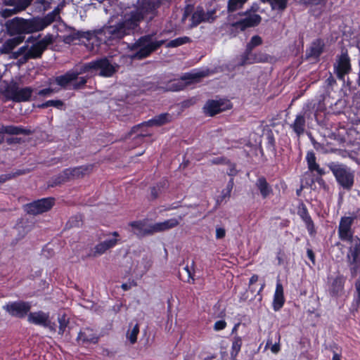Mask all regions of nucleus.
Segmentation results:
<instances>
[{
	"instance_id": "obj_47",
	"label": "nucleus",
	"mask_w": 360,
	"mask_h": 360,
	"mask_svg": "<svg viewBox=\"0 0 360 360\" xmlns=\"http://www.w3.org/2000/svg\"><path fill=\"white\" fill-rule=\"evenodd\" d=\"M164 184L162 183L158 184L156 186L150 188V200H154L159 196L161 189L163 188Z\"/></svg>"
},
{
	"instance_id": "obj_51",
	"label": "nucleus",
	"mask_w": 360,
	"mask_h": 360,
	"mask_svg": "<svg viewBox=\"0 0 360 360\" xmlns=\"http://www.w3.org/2000/svg\"><path fill=\"white\" fill-rule=\"evenodd\" d=\"M59 322V330L58 333L63 335L65 330L66 327L68 324V321L66 319L65 315H63L61 317L58 318Z\"/></svg>"
},
{
	"instance_id": "obj_39",
	"label": "nucleus",
	"mask_w": 360,
	"mask_h": 360,
	"mask_svg": "<svg viewBox=\"0 0 360 360\" xmlns=\"http://www.w3.org/2000/svg\"><path fill=\"white\" fill-rule=\"evenodd\" d=\"M266 59V56L260 52L251 53L250 56L247 58V65L264 62Z\"/></svg>"
},
{
	"instance_id": "obj_55",
	"label": "nucleus",
	"mask_w": 360,
	"mask_h": 360,
	"mask_svg": "<svg viewBox=\"0 0 360 360\" xmlns=\"http://www.w3.org/2000/svg\"><path fill=\"white\" fill-rule=\"evenodd\" d=\"M77 79L78 81L73 84V89H80L84 86L87 82L88 77L86 76L80 77H78Z\"/></svg>"
},
{
	"instance_id": "obj_52",
	"label": "nucleus",
	"mask_w": 360,
	"mask_h": 360,
	"mask_svg": "<svg viewBox=\"0 0 360 360\" xmlns=\"http://www.w3.org/2000/svg\"><path fill=\"white\" fill-rule=\"evenodd\" d=\"M19 12L20 11H17V8L15 7L13 8H5L0 11V15L4 18H7Z\"/></svg>"
},
{
	"instance_id": "obj_18",
	"label": "nucleus",
	"mask_w": 360,
	"mask_h": 360,
	"mask_svg": "<svg viewBox=\"0 0 360 360\" xmlns=\"http://www.w3.org/2000/svg\"><path fill=\"white\" fill-rule=\"evenodd\" d=\"M346 277L342 274H338L330 282L328 292L331 297H338L343 294Z\"/></svg>"
},
{
	"instance_id": "obj_24",
	"label": "nucleus",
	"mask_w": 360,
	"mask_h": 360,
	"mask_svg": "<svg viewBox=\"0 0 360 360\" xmlns=\"http://www.w3.org/2000/svg\"><path fill=\"white\" fill-rule=\"evenodd\" d=\"M143 15L139 12H132L128 18L122 21L131 33L133 32L139 25L140 22L143 20Z\"/></svg>"
},
{
	"instance_id": "obj_10",
	"label": "nucleus",
	"mask_w": 360,
	"mask_h": 360,
	"mask_svg": "<svg viewBox=\"0 0 360 360\" xmlns=\"http://www.w3.org/2000/svg\"><path fill=\"white\" fill-rule=\"evenodd\" d=\"M98 72V75L105 77H112L116 72V66L113 65L107 58H102L91 61V72Z\"/></svg>"
},
{
	"instance_id": "obj_29",
	"label": "nucleus",
	"mask_w": 360,
	"mask_h": 360,
	"mask_svg": "<svg viewBox=\"0 0 360 360\" xmlns=\"http://www.w3.org/2000/svg\"><path fill=\"white\" fill-rule=\"evenodd\" d=\"M49 318L48 314L43 311L32 312L28 314L27 321L30 323L44 326L46 321Z\"/></svg>"
},
{
	"instance_id": "obj_12",
	"label": "nucleus",
	"mask_w": 360,
	"mask_h": 360,
	"mask_svg": "<svg viewBox=\"0 0 360 360\" xmlns=\"http://www.w3.org/2000/svg\"><path fill=\"white\" fill-rule=\"evenodd\" d=\"M297 214L304 223L309 235L311 237L315 236L317 233L315 224L309 214L306 205L303 202H300L297 206Z\"/></svg>"
},
{
	"instance_id": "obj_63",
	"label": "nucleus",
	"mask_w": 360,
	"mask_h": 360,
	"mask_svg": "<svg viewBox=\"0 0 360 360\" xmlns=\"http://www.w3.org/2000/svg\"><path fill=\"white\" fill-rule=\"evenodd\" d=\"M259 276L257 274H253L249 281V288L250 290L253 293L255 290L252 288H251V285H252L254 283H255L258 281Z\"/></svg>"
},
{
	"instance_id": "obj_13",
	"label": "nucleus",
	"mask_w": 360,
	"mask_h": 360,
	"mask_svg": "<svg viewBox=\"0 0 360 360\" xmlns=\"http://www.w3.org/2000/svg\"><path fill=\"white\" fill-rule=\"evenodd\" d=\"M231 107L230 103H225L222 100L209 99L203 107V112L206 115L213 117Z\"/></svg>"
},
{
	"instance_id": "obj_35",
	"label": "nucleus",
	"mask_w": 360,
	"mask_h": 360,
	"mask_svg": "<svg viewBox=\"0 0 360 360\" xmlns=\"http://www.w3.org/2000/svg\"><path fill=\"white\" fill-rule=\"evenodd\" d=\"M60 7L58 6L52 12L48 13L46 16L41 18L45 28L54 21L60 19Z\"/></svg>"
},
{
	"instance_id": "obj_45",
	"label": "nucleus",
	"mask_w": 360,
	"mask_h": 360,
	"mask_svg": "<svg viewBox=\"0 0 360 360\" xmlns=\"http://www.w3.org/2000/svg\"><path fill=\"white\" fill-rule=\"evenodd\" d=\"M139 333V326L136 323L131 330V332L127 333V338L131 344H134L137 341V336Z\"/></svg>"
},
{
	"instance_id": "obj_4",
	"label": "nucleus",
	"mask_w": 360,
	"mask_h": 360,
	"mask_svg": "<svg viewBox=\"0 0 360 360\" xmlns=\"http://www.w3.org/2000/svg\"><path fill=\"white\" fill-rule=\"evenodd\" d=\"M328 167L333 173L340 188L350 191L354 184V173L346 165L331 162Z\"/></svg>"
},
{
	"instance_id": "obj_5",
	"label": "nucleus",
	"mask_w": 360,
	"mask_h": 360,
	"mask_svg": "<svg viewBox=\"0 0 360 360\" xmlns=\"http://www.w3.org/2000/svg\"><path fill=\"white\" fill-rule=\"evenodd\" d=\"M53 42V37L51 35L46 36L41 40L32 44L31 46H24L19 49L18 53L22 55L20 59L22 62H27L31 58H40L48 45Z\"/></svg>"
},
{
	"instance_id": "obj_42",
	"label": "nucleus",
	"mask_w": 360,
	"mask_h": 360,
	"mask_svg": "<svg viewBox=\"0 0 360 360\" xmlns=\"http://www.w3.org/2000/svg\"><path fill=\"white\" fill-rule=\"evenodd\" d=\"M183 270L186 272V279H184L182 278V274L181 272H179V278L181 280H182L184 282H187V283H194V281H195V279L193 278L194 276V272L192 271L189 266L188 265H186V266H184L183 268Z\"/></svg>"
},
{
	"instance_id": "obj_25",
	"label": "nucleus",
	"mask_w": 360,
	"mask_h": 360,
	"mask_svg": "<svg viewBox=\"0 0 360 360\" xmlns=\"http://www.w3.org/2000/svg\"><path fill=\"white\" fill-rule=\"evenodd\" d=\"M306 160L308 165L309 170L311 172L316 171L319 176L326 174V172L323 168H321L316 163L315 153L313 151H309L306 155Z\"/></svg>"
},
{
	"instance_id": "obj_34",
	"label": "nucleus",
	"mask_w": 360,
	"mask_h": 360,
	"mask_svg": "<svg viewBox=\"0 0 360 360\" xmlns=\"http://www.w3.org/2000/svg\"><path fill=\"white\" fill-rule=\"evenodd\" d=\"M74 80H75V75L72 73L70 70L67 72L65 75L55 78L56 83L63 88H66L67 86Z\"/></svg>"
},
{
	"instance_id": "obj_57",
	"label": "nucleus",
	"mask_w": 360,
	"mask_h": 360,
	"mask_svg": "<svg viewBox=\"0 0 360 360\" xmlns=\"http://www.w3.org/2000/svg\"><path fill=\"white\" fill-rule=\"evenodd\" d=\"M15 230L19 233V236L18 238L13 240L11 242L12 245H15L17 244L18 241L21 240L22 238H23L25 236V231L22 226H18L15 228Z\"/></svg>"
},
{
	"instance_id": "obj_8",
	"label": "nucleus",
	"mask_w": 360,
	"mask_h": 360,
	"mask_svg": "<svg viewBox=\"0 0 360 360\" xmlns=\"http://www.w3.org/2000/svg\"><path fill=\"white\" fill-rule=\"evenodd\" d=\"M55 202L53 198H42L25 205V211L29 214L37 215L48 212Z\"/></svg>"
},
{
	"instance_id": "obj_21",
	"label": "nucleus",
	"mask_w": 360,
	"mask_h": 360,
	"mask_svg": "<svg viewBox=\"0 0 360 360\" xmlns=\"http://www.w3.org/2000/svg\"><path fill=\"white\" fill-rule=\"evenodd\" d=\"M285 299L284 297L283 287L280 281L276 283V290L274 292L272 309L274 311H280L285 304Z\"/></svg>"
},
{
	"instance_id": "obj_6",
	"label": "nucleus",
	"mask_w": 360,
	"mask_h": 360,
	"mask_svg": "<svg viewBox=\"0 0 360 360\" xmlns=\"http://www.w3.org/2000/svg\"><path fill=\"white\" fill-rule=\"evenodd\" d=\"M32 93L33 89L30 86L22 88L17 82H11L3 91V95L7 100L20 103L29 101Z\"/></svg>"
},
{
	"instance_id": "obj_22",
	"label": "nucleus",
	"mask_w": 360,
	"mask_h": 360,
	"mask_svg": "<svg viewBox=\"0 0 360 360\" xmlns=\"http://www.w3.org/2000/svg\"><path fill=\"white\" fill-rule=\"evenodd\" d=\"M183 217L179 216L178 219L172 218L167 219L162 222H158L153 224V234L156 233L163 232L176 227L179 224V221L182 220Z\"/></svg>"
},
{
	"instance_id": "obj_33",
	"label": "nucleus",
	"mask_w": 360,
	"mask_h": 360,
	"mask_svg": "<svg viewBox=\"0 0 360 360\" xmlns=\"http://www.w3.org/2000/svg\"><path fill=\"white\" fill-rule=\"evenodd\" d=\"M205 11L202 7L198 6L195 11L191 15V27H195L201 22H205Z\"/></svg>"
},
{
	"instance_id": "obj_58",
	"label": "nucleus",
	"mask_w": 360,
	"mask_h": 360,
	"mask_svg": "<svg viewBox=\"0 0 360 360\" xmlns=\"http://www.w3.org/2000/svg\"><path fill=\"white\" fill-rule=\"evenodd\" d=\"M249 43L254 47H256L262 44V39L259 35H255L251 38Z\"/></svg>"
},
{
	"instance_id": "obj_59",
	"label": "nucleus",
	"mask_w": 360,
	"mask_h": 360,
	"mask_svg": "<svg viewBox=\"0 0 360 360\" xmlns=\"http://www.w3.org/2000/svg\"><path fill=\"white\" fill-rule=\"evenodd\" d=\"M117 238H108L105 240L103 242L109 250L114 248L118 243Z\"/></svg>"
},
{
	"instance_id": "obj_3",
	"label": "nucleus",
	"mask_w": 360,
	"mask_h": 360,
	"mask_svg": "<svg viewBox=\"0 0 360 360\" xmlns=\"http://www.w3.org/2000/svg\"><path fill=\"white\" fill-rule=\"evenodd\" d=\"M40 17L31 19L14 18L6 22V27L11 35L30 34L43 30L45 27Z\"/></svg>"
},
{
	"instance_id": "obj_64",
	"label": "nucleus",
	"mask_w": 360,
	"mask_h": 360,
	"mask_svg": "<svg viewBox=\"0 0 360 360\" xmlns=\"http://www.w3.org/2000/svg\"><path fill=\"white\" fill-rule=\"evenodd\" d=\"M54 91H55V90L53 89H51V88L44 89L40 90L38 92V95L42 96H49V95L51 94L52 93H53Z\"/></svg>"
},
{
	"instance_id": "obj_19",
	"label": "nucleus",
	"mask_w": 360,
	"mask_h": 360,
	"mask_svg": "<svg viewBox=\"0 0 360 360\" xmlns=\"http://www.w3.org/2000/svg\"><path fill=\"white\" fill-rule=\"evenodd\" d=\"M309 116L310 115L308 114L307 110L303 109L296 115L293 123L290 124V127L297 136H300L304 133L306 128V118H309Z\"/></svg>"
},
{
	"instance_id": "obj_2",
	"label": "nucleus",
	"mask_w": 360,
	"mask_h": 360,
	"mask_svg": "<svg viewBox=\"0 0 360 360\" xmlns=\"http://www.w3.org/2000/svg\"><path fill=\"white\" fill-rule=\"evenodd\" d=\"M153 39V34H145L129 45V50L134 51L131 55V58L133 60L145 59L159 49L166 41L163 39L154 41Z\"/></svg>"
},
{
	"instance_id": "obj_53",
	"label": "nucleus",
	"mask_w": 360,
	"mask_h": 360,
	"mask_svg": "<svg viewBox=\"0 0 360 360\" xmlns=\"http://www.w3.org/2000/svg\"><path fill=\"white\" fill-rule=\"evenodd\" d=\"M259 4L257 3H254L252 4V6H250V8L249 9H248L247 11H243V12H239V13H238L237 15H240V16H243V15L252 14V13H255L259 11Z\"/></svg>"
},
{
	"instance_id": "obj_14",
	"label": "nucleus",
	"mask_w": 360,
	"mask_h": 360,
	"mask_svg": "<svg viewBox=\"0 0 360 360\" xmlns=\"http://www.w3.org/2000/svg\"><path fill=\"white\" fill-rule=\"evenodd\" d=\"M246 18L233 22L230 26L236 30L239 29L241 32L245 31L247 28L255 27L259 25L262 21V17L259 14L252 13L245 15Z\"/></svg>"
},
{
	"instance_id": "obj_46",
	"label": "nucleus",
	"mask_w": 360,
	"mask_h": 360,
	"mask_svg": "<svg viewBox=\"0 0 360 360\" xmlns=\"http://www.w3.org/2000/svg\"><path fill=\"white\" fill-rule=\"evenodd\" d=\"M327 0H298V3L304 6H323L326 5Z\"/></svg>"
},
{
	"instance_id": "obj_54",
	"label": "nucleus",
	"mask_w": 360,
	"mask_h": 360,
	"mask_svg": "<svg viewBox=\"0 0 360 360\" xmlns=\"http://www.w3.org/2000/svg\"><path fill=\"white\" fill-rule=\"evenodd\" d=\"M217 18L215 9L208 11L207 13L205 12V22H212Z\"/></svg>"
},
{
	"instance_id": "obj_7",
	"label": "nucleus",
	"mask_w": 360,
	"mask_h": 360,
	"mask_svg": "<svg viewBox=\"0 0 360 360\" xmlns=\"http://www.w3.org/2000/svg\"><path fill=\"white\" fill-rule=\"evenodd\" d=\"M346 263L349 268V274L352 278H355L359 274V278L354 283L355 294L352 303V307L358 311L360 308V261L356 263L346 260Z\"/></svg>"
},
{
	"instance_id": "obj_32",
	"label": "nucleus",
	"mask_w": 360,
	"mask_h": 360,
	"mask_svg": "<svg viewBox=\"0 0 360 360\" xmlns=\"http://www.w3.org/2000/svg\"><path fill=\"white\" fill-rule=\"evenodd\" d=\"M33 0H4V4L17 8V11H25Z\"/></svg>"
},
{
	"instance_id": "obj_9",
	"label": "nucleus",
	"mask_w": 360,
	"mask_h": 360,
	"mask_svg": "<svg viewBox=\"0 0 360 360\" xmlns=\"http://www.w3.org/2000/svg\"><path fill=\"white\" fill-rule=\"evenodd\" d=\"M172 120V115L168 112H164L155 115L148 121L143 122L141 124L134 126L130 131V134H138L140 129L143 127H161L166 124L171 122Z\"/></svg>"
},
{
	"instance_id": "obj_38",
	"label": "nucleus",
	"mask_w": 360,
	"mask_h": 360,
	"mask_svg": "<svg viewBox=\"0 0 360 360\" xmlns=\"http://www.w3.org/2000/svg\"><path fill=\"white\" fill-rule=\"evenodd\" d=\"M191 41L190 37L184 36L170 40L166 45L167 48H175Z\"/></svg>"
},
{
	"instance_id": "obj_20",
	"label": "nucleus",
	"mask_w": 360,
	"mask_h": 360,
	"mask_svg": "<svg viewBox=\"0 0 360 360\" xmlns=\"http://www.w3.org/2000/svg\"><path fill=\"white\" fill-rule=\"evenodd\" d=\"M255 186L262 199H266L274 194L272 186L267 181L264 176L258 177L255 181Z\"/></svg>"
},
{
	"instance_id": "obj_1",
	"label": "nucleus",
	"mask_w": 360,
	"mask_h": 360,
	"mask_svg": "<svg viewBox=\"0 0 360 360\" xmlns=\"http://www.w3.org/2000/svg\"><path fill=\"white\" fill-rule=\"evenodd\" d=\"M359 212H360L359 208L357 209L356 213L353 212L351 216L342 217L338 228L339 239L342 241L349 242L345 260L352 261L353 263L360 261V238L357 236H354V231L352 229V225L357 218Z\"/></svg>"
},
{
	"instance_id": "obj_49",
	"label": "nucleus",
	"mask_w": 360,
	"mask_h": 360,
	"mask_svg": "<svg viewBox=\"0 0 360 360\" xmlns=\"http://www.w3.org/2000/svg\"><path fill=\"white\" fill-rule=\"evenodd\" d=\"M108 250L109 249L107 248V246L105 245L104 242H101L95 246L94 255H101Z\"/></svg>"
},
{
	"instance_id": "obj_61",
	"label": "nucleus",
	"mask_w": 360,
	"mask_h": 360,
	"mask_svg": "<svg viewBox=\"0 0 360 360\" xmlns=\"http://www.w3.org/2000/svg\"><path fill=\"white\" fill-rule=\"evenodd\" d=\"M226 236V231L224 228L219 227L216 229V238L217 239H221Z\"/></svg>"
},
{
	"instance_id": "obj_30",
	"label": "nucleus",
	"mask_w": 360,
	"mask_h": 360,
	"mask_svg": "<svg viewBox=\"0 0 360 360\" xmlns=\"http://www.w3.org/2000/svg\"><path fill=\"white\" fill-rule=\"evenodd\" d=\"M186 86V84L181 80H170L165 86H160L159 89L163 91H179L184 90Z\"/></svg>"
},
{
	"instance_id": "obj_23",
	"label": "nucleus",
	"mask_w": 360,
	"mask_h": 360,
	"mask_svg": "<svg viewBox=\"0 0 360 360\" xmlns=\"http://www.w3.org/2000/svg\"><path fill=\"white\" fill-rule=\"evenodd\" d=\"M324 42L321 39H316L313 41L309 50L307 51L308 58L318 59L324 49Z\"/></svg>"
},
{
	"instance_id": "obj_28",
	"label": "nucleus",
	"mask_w": 360,
	"mask_h": 360,
	"mask_svg": "<svg viewBox=\"0 0 360 360\" xmlns=\"http://www.w3.org/2000/svg\"><path fill=\"white\" fill-rule=\"evenodd\" d=\"M243 345V339L238 334L235 335L231 339V347L230 356L231 360H236L237 356L240 352Z\"/></svg>"
},
{
	"instance_id": "obj_31",
	"label": "nucleus",
	"mask_w": 360,
	"mask_h": 360,
	"mask_svg": "<svg viewBox=\"0 0 360 360\" xmlns=\"http://www.w3.org/2000/svg\"><path fill=\"white\" fill-rule=\"evenodd\" d=\"M1 134H25L29 135L31 134L30 129H24L20 127L15 126H2L0 128Z\"/></svg>"
},
{
	"instance_id": "obj_17",
	"label": "nucleus",
	"mask_w": 360,
	"mask_h": 360,
	"mask_svg": "<svg viewBox=\"0 0 360 360\" xmlns=\"http://www.w3.org/2000/svg\"><path fill=\"white\" fill-rule=\"evenodd\" d=\"M104 33L108 35L106 37L108 40L120 39L131 34L122 22H118L116 25L107 27L104 30Z\"/></svg>"
},
{
	"instance_id": "obj_56",
	"label": "nucleus",
	"mask_w": 360,
	"mask_h": 360,
	"mask_svg": "<svg viewBox=\"0 0 360 360\" xmlns=\"http://www.w3.org/2000/svg\"><path fill=\"white\" fill-rule=\"evenodd\" d=\"M227 323L225 320H219L214 323L213 328L215 331H219L225 329Z\"/></svg>"
},
{
	"instance_id": "obj_60",
	"label": "nucleus",
	"mask_w": 360,
	"mask_h": 360,
	"mask_svg": "<svg viewBox=\"0 0 360 360\" xmlns=\"http://www.w3.org/2000/svg\"><path fill=\"white\" fill-rule=\"evenodd\" d=\"M233 185H234L233 178H231L226 185V193L224 194V197L230 196L231 192L233 187Z\"/></svg>"
},
{
	"instance_id": "obj_40",
	"label": "nucleus",
	"mask_w": 360,
	"mask_h": 360,
	"mask_svg": "<svg viewBox=\"0 0 360 360\" xmlns=\"http://www.w3.org/2000/svg\"><path fill=\"white\" fill-rule=\"evenodd\" d=\"M90 71V63H85L82 65H78L75 67L74 69L71 70L70 72L75 75V79H77L80 75H83Z\"/></svg>"
},
{
	"instance_id": "obj_43",
	"label": "nucleus",
	"mask_w": 360,
	"mask_h": 360,
	"mask_svg": "<svg viewBox=\"0 0 360 360\" xmlns=\"http://www.w3.org/2000/svg\"><path fill=\"white\" fill-rule=\"evenodd\" d=\"M266 148L274 154L276 153V140L272 134H269L266 136Z\"/></svg>"
},
{
	"instance_id": "obj_26",
	"label": "nucleus",
	"mask_w": 360,
	"mask_h": 360,
	"mask_svg": "<svg viewBox=\"0 0 360 360\" xmlns=\"http://www.w3.org/2000/svg\"><path fill=\"white\" fill-rule=\"evenodd\" d=\"M68 177V181L82 178L88 172L87 167H79L65 169Z\"/></svg>"
},
{
	"instance_id": "obj_27",
	"label": "nucleus",
	"mask_w": 360,
	"mask_h": 360,
	"mask_svg": "<svg viewBox=\"0 0 360 360\" xmlns=\"http://www.w3.org/2000/svg\"><path fill=\"white\" fill-rule=\"evenodd\" d=\"M24 39V37L18 36L6 40L0 47L1 53H9L13 49L20 44Z\"/></svg>"
},
{
	"instance_id": "obj_37",
	"label": "nucleus",
	"mask_w": 360,
	"mask_h": 360,
	"mask_svg": "<svg viewBox=\"0 0 360 360\" xmlns=\"http://www.w3.org/2000/svg\"><path fill=\"white\" fill-rule=\"evenodd\" d=\"M248 0H229L227 3V12L228 13H233L238 9L243 8V5Z\"/></svg>"
},
{
	"instance_id": "obj_11",
	"label": "nucleus",
	"mask_w": 360,
	"mask_h": 360,
	"mask_svg": "<svg viewBox=\"0 0 360 360\" xmlns=\"http://www.w3.org/2000/svg\"><path fill=\"white\" fill-rule=\"evenodd\" d=\"M335 72L340 79H344L345 75L349 74L352 70L350 58L347 51H342L337 59V64L334 66Z\"/></svg>"
},
{
	"instance_id": "obj_44",
	"label": "nucleus",
	"mask_w": 360,
	"mask_h": 360,
	"mask_svg": "<svg viewBox=\"0 0 360 360\" xmlns=\"http://www.w3.org/2000/svg\"><path fill=\"white\" fill-rule=\"evenodd\" d=\"M63 105V102L60 100H50L41 105H39L40 108H46L48 107H55L57 108H61Z\"/></svg>"
},
{
	"instance_id": "obj_41",
	"label": "nucleus",
	"mask_w": 360,
	"mask_h": 360,
	"mask_svg": "<svg viewBox=\"0 0 360 360\" xmlns=\"http://www.w3.org/2000/svg\"><path fill=\"white\" fill-rule=\"evenodd\" d=\"M254 48L255 47L252 46L249 42L247 44L245 51L240 56V62L238 64L240 66H245L247 65V58L248 57L250 56Z\"/></svg>"
},
{
	"instance_id": "obj_16",
	"label": "nucleus",
	"mask_w": 360,
	"mask_h": 360,
	"mask_svg": "<svg viewBox=\"0 0 360 360\" xmlns=\"http://www.w3.org/2000/svg\"><path fill=\"white\" fill-rule=\"evenodd\" d=\"M148 219L136 220L129 223L133 233L139 238L153 235V224H147Z\"/></svg>"
},
{
	"instance_id": "obj_62",
	"label": "nucleus",
	"mask_w": 360,
	"mask_h": 360,
	"mask_svg": "<svg viewBox=\"0 0 360 360\" xmlns=\"http://www.w3.org/2000/svg\"><path fill=\"white\" fill-rule=\"evenodd\" d=\"M200 77V75L198 74L186 73L181 77V79L182 80H187V79L193 80Z\"/></svg>"
},
{
	"instance_id": "obj_48",
	"label": "nucleus",
	"mask_w": 360,
	"mask_h": 360,
	"mask_svg": "<svg viewBox=\"0 0 360 360\" xmlns=\"http://www.w3.org/2000/svg\"><path fill=\"white\" fill-rule=\"evenodd\" d=\"M288 0H272L271 6L273 8H277L283 11L286 8Z\"/></svg>"
},
{
	"instance_id": "obj_15",
	"label": "nucleus",
	"mask_w": 360,
	"mask_h": 360,
	"mask_svg": "<svg viewBox=\"0 0 360 360\" xmlns=\"http://www.w3.org/2000/svg\"><path fill=\"white\" fill-rule=\"evenodd\" d=\"M31 306L30 303L20 301L11 302L4 306V309L11 316L18 318L25 317L30 311Z\"/></svg>"
},
{
	"instance_id": "obj_36",
	"label": "nucleus",
	"mask_w": 360,
	"mask_h": 360,
	"mask_svg": "<svg viewBox=\"0 0 360 360\" xmlns=\"http://www.w3.org/2000/svg\"><path fill=\"white\" fill-rule=\"evenodd\" d=\"M67 176L68 175L66 174L65 170H63L58 175H57L51 179V180L50 181V183L49 184V186H51V187L57 186L63 184L66 182H68V177Z\"/></svg>"
},
{
	"instance_id": "obj_50",
	"label": "nucleus",
	"mask_w": 360,
	"mask_h": 360,
	"mask_svg": "<svg viewBox=\"0 0 360 360\" xmlns=\"http://www.w3.org/2000/svg\"><path fill=\"white\" fill-rule=\"evenodd\" d=\"M23 174H25L24 171L18 170L15 172H11V173H8V174H4V175H1L0 176V181H7V180H10L11 179L15 178L16 176H20V175Z\"/></svg>"
}]
</instances>
